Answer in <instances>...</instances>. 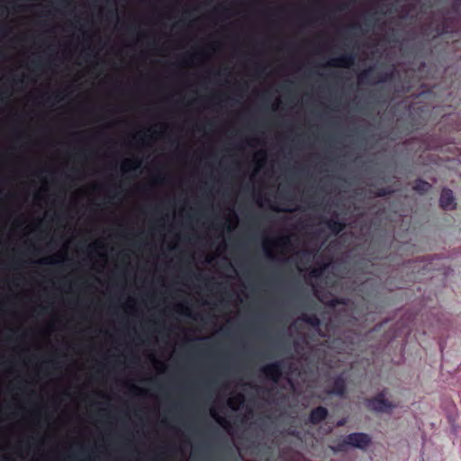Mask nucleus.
Listing matches in <instances>:
<instances>
[{"label": "nucleus", "mask_w": 461, "mask_h": 461, "mask_svg": "<svg viewBox=\"0 0 461 461\" xmlns=\"http://www.w3.org/2000/svg\"><path fill=\"white\" fill-rule=\"evenodd\" d=\"M312 115H314V114L312 113ZM318 115H319V116H321L322 114H321V113H319Z\"/></svg>", "instance_id": "obj_44"}, {"label": "nucleus", "mask_w": 461, "mask_h": 461, "mask_svg": "<svg viewBox=\"0 0 461 461\" xmlns=\"http://www.w3.org/2000/svg\"><path fill=\"white\" fill-rule=\"evenodd\" d=\"M325 223L333 235L339 234L345 229V223L338 219H329Z\"/></svg>", "instance_id": "obj_10"}, {"label": "nucleus", "mask_w": 461, "mask_h": 461, "mask_svg": "<svg viewBox=\"0 0 461 461\" xmlns=\"http://www.w3.org/2000/svg\"><path fill=\"white\" fill-rule=\"evenodd\" d=\"M272 210L276 211V212H293L294 211V210L279 208V207H272Z\"/></svg>", "instance_id": "obj_27"}, {"label": "nucleus", "mask_w": 461, "mask_h": 461, "mask_svg": "<svg viewBox=\"0 0 461 461\" xmlns=\"http://www.w3.org/2000/svg\"><path fill=\"white\" fill-rule=\"evenodd\" d=\"M387 393L388 390L384 388L375 395L370 398H366L365 400V405L366 409L370 411L377 413L391 412L397 407V404L386 399Z\"/></svg>", "instance_id": "obj_2"}, {"label": "nucleus", "mask_w": 461, "mask_h": 461, "mask_svg": "<svg viewBox=\"0 0 461 461\" xmlns=\"http://www.w3.org/2000/svg\"><path fill=\"white\" fill-rule=\"evenodd\" d=\"M302 320L312 327H318L321 324L320 319L315 314H303Z\"/></svg>", "instance_id": "obj_13"}, {"label": "nucleus", "mask_w": 461, "mask_h": 461, "mask_svg": "<svg viewBox=\"0 0 461 461\" xmlns=\"http://www.w3.org/2000/svg\"><path fill=\"white\" fill-rule=\"evenodd\" d=\"M347 393V382L343 375L335 377L332 387L328 391L329 394L344 397Z\"/></svg>", "instance_id": "obj_7"}, {"label": "nucleus", "mask_w": 461, "mask_h": 461, "mask_svg": "<svg viewBox=\"0 0 461 461\" xmlns=\"http://www.w3.org/2000/svg\"><path fill=\"white\" fill-rule=\"evenodd\" d=\"M75 457H76V456H69V458H71V459H73V458H75Z\"/></svg>", "instance_id": "obj_42"}, {"label": "nucleus", "mask_w": 461, "mask_h": 461, "mask_svg": "<svg viewBox=\"0 0 461 461\" xmlns=\"http://www.w3.org/2000/svg\"><path fill=\"white\" fill-rule=\"evenodd\" d=\"M439 205L443 210L452 211L456 209V203L451 189L444 188L439 198Z\"/></svg>", "instance_id": "obj_6"}, {"label": "nucleus", "mask_w": 461, "mask_h": 461, "mask_svg": "<svg viewBox=\"0 0 461 461\" xmlns=\"http://www.w3.org/2000/svg\"><path fill=\"white\" fill-rule=\"evenodd\" d=\"M366 24H369V23L371 22V17H367V18L366 19Z\"/></svg>", "instance_id": "obj_37"}, {"label": "nucleus", "mask_w": 461, "mask_h": 461, "mask_svg": "<svg viewBox=\"0 0 461 461\" xmlns=\"http://www.w3.org/2000/svg\"><path fill=\"white\" fill-rule=\"evenodd\" d=\"M329 415L328 410L323 406L312 409L309 414V422L317 425L323 421Z\"/></svg>", "instance_id": "obj_8"}, {"label": "nucleus", "mask_w": 461, "mask_h": 461, "mask_svg": "<svg viewBox=\"0 0 461 461\" xmlns=\"http://www.w3.org/2000/svg\"><path fill=\"white\" fill-rule=\"evenodd\" d=\"M395 288H402V285H394Z\"/></svg>", "instance_id": "obj_40"}, {"label": "nucleus", "mask_w": 461, "mask_h": 461, "mask_svg": "<svg viewBox=\"0 0 461 461\" xmlns=\"http://www.w3.org/2000/svg\"><path fill=\"white\" fill-rule=\"evenodd\" d=\"M347 423V420L345 418H342L337 421V427H343Z\"/></svg>", "instance_id": "obj_26"}, {"label": "nucleus", "mask_w": 461, "mask_h": 461, "mask_svg": "<svg viewBox=\"0 0 461 461\" xmlns=\"http://www.w3.org/2000/svg\"><path fill=\"white\" fill-rule=\"evenodd\" d=\"M327 90H328L329 92H331V87H330V86H328V87H327Z\"/></svg>", "instance_id": "obj_39"}, {"label": "nucleus", "mask_w": 461, "mask_h": 461, "mask_svg": "<svg viewBox=\"0 0 461 461\" xmlns=\"http://www.w3.org/2000/svg\"><path fill=\"white\" fill-rule=\"evenodd\" d=\"M195 277H196L197 279H200L202 276L199 275V276H195Z\"/></svg>", "instance_id": "obj_41"}, {"label": "nucleus", "mask_w": 461, "mask_h": 461, "mask_svg": "<svg viewBox=\"0 0 461 461\" xmlns=\"http://www.w3.org/2000/svg\"><path fill=\"white\" fill-rule=\"evenodd\" d=\"M371 443L372 438L368 434L364 432H353L347 435L342 439H339L330 448L335 453L346 452L349 447L365 450Z\"/></svg>", "instance_id": "obj_1"}, {"label": "nucleus", "mask_w": 461, "mask_h": 461, "mask_svg": "<svg viewBox=\"0 0 461 461\" xmlns=\"http://www.w3.org/2000/svg\"><path fill=\"white\" fill-rule=\"evenodd\" d=\"M294 83L292 82V81H289L285 84H283L281 86H280V89L282 92L285 93L288 96H292L294 95Z\"/></svg>", "instance_id": "obj_17"}, {"label": "nucleus", "mask_w": 461, "mask_h": 461, "mask_svg": "<svg viewBox=\"0 0 461 461\" xmlns=\"http://www.w3.org/2000/svg\"><path fill=\"white\" fill-rule=\"evenodd\" d=\"M184 314L186 315V316H189L193 319H195V316L192 315L191 312H189L188 308H185V312H184Z\"/></svg>", "instance_id": "obj_31"}, {"label": "nucleus", "mask_w": 461, "mask_h": 461, "mask_svg": "<svg viewBox=\"0 0 461 461\" xmlns=\"http://www.w3.org/2000/svg\"><path fill=\"white\" fill-rule=\"evenodd\" d=\"M10 94H11V92L5 85H3L2 86H0V95L2 97H7L10 95Z\"/></svg>", "instance_id": "obj_20"}, {"label": "nucleus", "mask_w": 461, "mask_h": 461, "mask_svg": "<svg viewBox=\"0 0 461 461\" xmlns=\"http://www.w3.org/2000/svg\"><path fill=\"white\" fill-rule=\"evenodd\" d=\"M127 87L125 86L122 85H116L113 87V91L118 95H125L126 94Z\"/></svg>", "instance_id": "obj_19"}, {"label": "nucleus", "mask_w": 461, "mask_h": 461, "mask_svg": "<svg viewBox=\"0 0 461 461\" xmlns=\"http://www.w3.org/2000/svg\"><path fill=\"white\" fill-rule=\"evenodd\" d=\"M392 193H393L392 188L390 186H385V187L377 188L374 192V194L376 197H385L387 195H390Z\"/></svg>", "instance_id": "obj_15"}, {"label": "nucleus", "mask_w": 461, "mask_h": 461, "mask_svg": "<svg viewBox=\"0 0 461 461\" xmlns=\"http://www.w3.org/2000/svg\"><path fill=\"white\" fill-rule=\"evenodd\" d=\"M283 367L282 361H276L264 366L260 371L268 380L277 383L282 376Z\"/></svg>", "instance_id": "obj_4"}, {"label": "nucleus", "mask_w": 461, "mask_h": 461, "mask_svg": "<svg viewBox=\"0 0 461 461\" xmlns=\"http://www.w3.org/2000/svg\"><path fill=\"white\" fill-rule=\"evenodd\" d=\"M406 117H396V125H400L401 123H402L404 122V119ZM410 119L413 120L415 119L416 117H409Z\"/></svg>", "instance_id": "obj_25"}, {"label": "nucleus", "mask_w": 461, "mask_h": 461, "mask_svg": "<svg viewBox=\"0 0 461 461\" xmlns=\"http://www.w3.org/2000/svg\"><path fill=\"white\" fill-rule=\"evenodd\" d=\"M243 400H244L243 395L240 394L236 398L230 399L228 403H229L230 407H231L232 409H235V405L242 403Z\"/></svg>", "instance_id": "obj_18"}, {"label": "nucleus", "mask_w": 461, "mask_h": 461, "mask_svg": "<svg viewBox=\"0 0 461 461\" xmlns=\"http://www.w3.org/2000/svg\"><path fill=\"white\" fill-rule=\"evenodd\" d=\"M393 77V71L384 72L378 70L375 68L370 67L358 74L357 80L359 84L374 86L376 84L388 82L392 80Z\"/></svg>", "instance_id": "obj_3"}, {"label": "nucleus", "mask_w": 461, "mask_h": 461, "mask_svg": "<svg viewBox=\"0 0 461 461\" xmlns=\"http://www.w3.org/2000/svg\"><path fill=\"white\" fill-rule=\"evenodd\" d=\"M339 119H342L343 117H342V116H339Z\"/></svg>", "instance_id": "obj_45"}, {"label": "nucleus", "mask_w": 461, "mask_h": 461, "mask_svg": "<svg viewBox=\"0 0 461 461\" xmlns=\"http://www.w3.org/2000/svg\"><path fill=\"white\" fill-rule=\"evenodd\" d=\"M356 60V54L352 50L345 51L337 58L331 59L329 65L334 68H348L354 65Z\"/></svg>", "instance_id": "obj_5"}, {"label": "nucleus", "mask_w": 461, "mask_h": 461, "mask_svg": "<svg viewBox=\"0 0 461 461\" xmlns=\"http://www.w3.org/2000/svg\"><path fill=\"white\" fill-rule=\"evenodd\" d=\"M357 29H358V25L357 24H351V25H349V26H348L346 28V32H352L354 30H357Z\"/></svg>", "instance_id": "obj_24"}, {"label": "nucleus", "mask_w": 461, "mask_h": 461, "mask_svg": "<svg viewBox=\"0 0 461 461\" xmlns=\"http://www.w3.org/2000/svg\"><path fill=\"white\" fill-rule=\"evenodd\" d=\"M309 198L312 201V202H315V198H316V195L315 194H312L309 195Z\"/></svg>", "instance_id": "obj_34"}, {"label": "nucleus", "mask_w": 461, "mask_h": 461, "mask_svg": "<svg viewBox=\"0 0 461 461\" xmlns=\"http://www.w3.org/2000/svg\"><path fill=\"white\" fill-rule=\"evenodd\" d=\"M258 220H259V217L258 216H250L249 217V221L253 224V225H257L258 223Z\"/></svg>", "instance_id": "obj_23"}, {"label": "nucleus", "mask_w": 461, "mask_h": 461, "mask_svg": "<svg viewBox=\"0 0 461 461\" xmlns=\"http://www.w3.org/2000/svg\"><path fill=\"white\" fill-rule=\"evenodd\" d=\"M451 20L448 17H444L434 27V32L437 36H441L448 33L451 31Z\"/></svg>", "instance_id": "obj_9"}, {"label": "nucleus", "mask_w": 461, "mask_h": 461, "mask_svg": "<svg viewBox=\"0 0 461 461\" xmlns=\"http://www.w3.org/2000/svg\"><path fill=\"white\" fill-rule=\"evenodd\" d=\"M431 187L432 186L429 182L422 179L415 180L412 185V189L420 194H425L431 189Z\"/></svg>", "instance_id": "obj_11"}, {"label": "nucleus", "mask_w": 461, "mask_h": 461, "mask_svg": "<svg viewBox=\"0 0 461 461\" xmlns=\"http://www.w3.org/2000/svg\"><path fill=\"white\" fill-rule=\"evenodd\" d=\"M321 273H322L321 268H313V269H312L310 275L312 277H319V276H321Z\"/></svg>", "instance_id": "obj_22"}, {"label": "nucleus", "mask_w": 461, "mask_h": 461, "mask_svg": "<svg viewBox=\"0 0 461 461\" xmlns=\"http://www.w3.org/2000/svg\"><path fill=\"white\" fill-rule=\"evenodd\" d=\"M264 249H265V252H266L267 256V257H272V254L267 250V246H266V245H265Z\"/></svg>", "instance_id": "obj_35"}, {"label": "nucleus", "mask_w": 461, "mask_h": 461, "mask_svg": "<svg viewBox=\"0 0 461 461\" xmlns=\"http://www.w3.org/2000/svg\"><path fill=\"white\" fill-rule=\"evenodd\" d=\"M32 63L37 68H40L41 67V62L40 60H33Z\"/></svg>", "instance_id": "obj_29"}, {"label": "nucleus", "mask_w": 461, "mask_h": 461, "mask_svg": "<svg viewBox=\"0 0 461 461\" xmlns=\"http://www.w3.org/2000/svg\"><path fill=\"white\" fill-rule=\"evenodd\" d=\"M130 164H131L130 161H127V162L123 163V165H122L123 171H127L128 170V167H129Z\"/></svg>", "instance_id": "obj_32"}, {"label": "nucleus", "mask_w": 461, "mask_h": 461, "mask_svg": "<svg viewBox=\"0 0 461 461\" xmlns=\"http://www.w3.org/2000/svg\"><path fill=\"white\" fill-rule=\"evenodd\" d=\"M242 88H243L242 86H240V85L235 86V89H237V90H241Z\"/></svg>", "instance_id": "obj_36"}, {"label": "nucleus", "mask_w": 461, "mask_h": 461, "mask_svg": "<svg viewBox=\"0 0 461 461\" xmlns=\"http://www.w3.org/2000/svg\"><path fill=\"white\" fill-rule=\"evenodd\" d=\"M42 102L53 103L61 99V92H45L40 95Z\"/></svg>", "instance_id": "obj_12"}, {"label": "nucleus", "mask_w": 461, "mask_h": 461, "mask_svg": "<svg viewBox=\"0 0 461 461\" xmlns=\"http://www.w3.org/2000/svg\"><path fill=\"white\" fill-rule=\"evenodd\" d=\"M268 115H269V116H272L273 114H272V113H269ZM295 115H298V114L296 113Z\"/></svg>", "instance_id": "obj_43"}, {"label": "nucleus", "mask_w": 461, "mask_h": 461, "mask_svg": "<svg viewBox=\"0 0 461 461\" xmlns=\"http://www.w3.org/2000/svg\"><path fill=\"white\" fill-rule=\"evenodd\" d=\"M41 264H52V265H54V264H59V263H61V260H57V259H55V258H46V259H42V260L41 261Z\"/></svg>", "instance_id": "obj_21"}, {"label": "nucleus", "mask_w": 461, "mask_h": 461, "mask_svg": "<svg viewBox=\"0 0 461 461\" xmlns=\"http://www.w3.org/2000/svg\"><path fill=\"white\" fill-rule=\"evenodd\" d=\"M220 115H235V116H238V115H245L244 113H221Z\"/></svg>", "instance_id": "obj_30"}, {"label": "nucleus", "mask_w": 461, "mask_h": 461, "mask_svg": "<svg viewBox=\"0 0 461 461\" xmlns=\"http://www.w3.org/2000/svg\"><path fill=\"white\" fill-rule=\"evenodd\" d=\"M211 415L222 428L229 431L230 424L225 418L218 416L214 409L211 411Z\"/></svg>", "instance_id": "obj_14"}, {"label": "nucleus", "mask_w": 461, "mask_h": 461, "mask_svg": "<svg viewBox=\"0 0 461 461\" xmlns=\"http://www.w3.org/2000/svg\"><path fill=\"white\" fill-rule=\"evenodd\" d=\"M271 243H275L276 245H281L284 248H289L291 246V240L288 236H282L278 238L276 240H268Z\"/></svg>", "instance_id": "obj_16"}, {"label": "nucleus", "mask_w": 461, "mask_h": 461, "mask_svg": "<svg viewBox=\"0 0 461 461\" xmlns=\"http://www.w3.org/2000/svg\"><path fill=\"white\" fill-rule=\"evenodd\" d=\"M330 77H331L333 78H338L339 77V73L334 72V73L330 74Z\"/></svg>", "instance_id": "obj_33"}, {"label": "nucleus", "mask_w": 461, "mask_h": 461, "mask_svg": "<svg viewBox=\"0 0 461 461\" xmlns=\"http://www.w3.org/2000/svg\"><path fill=\"white\" fill-rule=\"evenodd\" d=\"M387 138L391 139V140H396L395 137H393V136H387Z\"/></svg>", "instance_id": "obj_38"}, {"label": "nucleus", "mask_w": 461, "mask_h": 461, "mask_svg": "<svg viewBox=\"0 0 461 461\" xmlns=\"http://www.w3.org/2000/svg\"><path fill=\"white\" fill-rule=\"evenodd\" d=\"M23 81L22 78H12V84L14 86H17L19 84H22Z\"/></svg>", "instance_id": "obj_28"}]
</instances>
